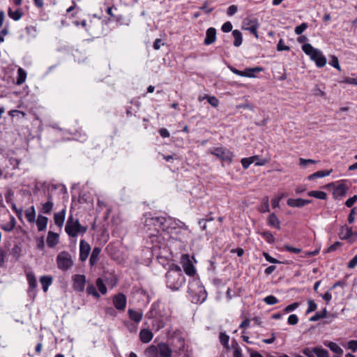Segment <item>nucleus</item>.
I'll use <instances>...</instances> for the list:
<instances>
[{
    "label": "nucleus",
    "instance_id": "59",
    "mask_svg": "<svg viewBox=\"0 0 357 357\" xmlns=\"http://www.w3.org/2000/svg\"><path fill=\"white\" fill-rule=\"evenodd\" d=\"M356 201H357V195H354L352 197H350L349 199H348L346 201L345 205L347 207H351Z\"/></svg>",
    "mask_w": 357,
    "mask_h": 357
},
{
    "label": "nucleus",
    "instance_id": "10",
    "mask_svg": "<svg viewBox=\"0 0 357 357\" xmlns=\"http://www.w3.org/2000/svg\"><path fill=\"white\" fill-rule=\"evenodd\" d=\"M181 264H182L183 268L187 275L189 276H193L195 274L196 270L194 265L192 264L190 255H182L181 259Z\"/></svg>",
    "mask_w": 357,
    "mask_h": 357
},
{
    "label": "nucleus",
    "instance_id": "17",
    "mask_svg": "<svg viewBox=\"0 0 357 357\" xmlns=\"http://www.w3.org/2000/svg\"><path fill=\"white\" fill-rule=\"evenodd\" d=\"M158 352L161 357H171L172 351L169 345L165 342H160L158 344Z\"/></svg>",
    "mask_w": 357,
    "mask_h": 357
},
{
    "label": "nucleus",
    "instance_id": "50",
    "mask_svg": "<svg viewBox=\"0 0 357 357\" xmlns=\"http://www.w3.org/2000/svg\"><path fill=\"white\" fill-rule=\"evenodd\" d=\"M262 236L267 241V242L271 243L274 242V237L270 231H264L261 234Z\"/></svg>",
    "mask_w": 357,
    "mask_h": 357
},
{
    "label": "nucleus",
    "instance_id": "31",
    "mask_svg": "<svg viewBox=\"0 0 357 357\" xmlns=\"http://www.w3.org/2000/svg\"><path fill=\"white\" fill-rule=\"evenodd\" d=\"M146 357H159V352L158 345H151L148 347L145 351Z\"/></svg>",
    "mask_w": 357,
    "mask_h": 357
},
{
    "label": "nucleus",
    "instance_id": "43",
    "mask_svg": "<svg viewBox=\"0 0 357 357\" xmlns=\"http://www.w3.org/2000/svg\"><path fill=\"white\" fill-rule=\"evenodd\" d=\"M315 355L317 357H329L328 351L319 347H315Z\"/></svg>",
    "mask_w": 357,
    "mask_h": 357
},
{
    "label": "nucleus",
    "instance_id": "46",
    "mask_svg": "<svg viewBox=\"0 0 357 357\" xmlns=\"http://www.w3.org/2000/svg\"><path fill=\"white\" fill-rule=\"evenodd\" d=\"M96 285L98 288V290L100 291L102 294H105L107 292V288L105 286L102 280L100 278L97 279Z\"/></svg>",
    "mask_w": 357,
    "mask_h": 357
},
{
    "label": "nucleus",
    "instance_id": "33",
    "mask_svg": "<svg viewBox=\"0 0 357 357\" xmlns=\"http://www.w3.org/2000/svg\"><path fill=\"white\" fill-rule=\"evenodd\" d=\"M232 35L234 38V45L239 47L243 42L242 34L240 31L236 29L232 31Z\"/></svg>",
    "mask_w": 357,
    "mask_h": 357
},
{
    "label": "nucleus",
    "instance_id": "8",
    "mask_svg": "<svg viewBox=\"0 0 357 357\" xmlns=\"http://www.w3.org/2000/svg\"><path fill=\"white\" fill-rule=\"evenodd\" d=\"M259 26V22L257 18L246 17L242 22V29L250 31L256 38H259L257 33Z\"/></svg>",
    "mask_w": 357,
    "mask_h": 357
},
{
    "label": "nucleus",
    "instance_id": "57",
    "mask_svg": "<svg viewBox=\"0 0 357 357\" xmlns=\"http://www.w3.org/2000/svg\"><path fill=\"white\" fill-rule=\"evenodd\" d=\"M341 245L342 244L340 242L337 241L335 243H333V245H331L330 247H328V248L327 249V250L326 252H333V251L336 250L338 248H340L341 246Z\"/></svg>",
    "mask_w": 357,
    "mask_h": 357
},
{
    "label": "nucleus",
    "instance_id": "58",
    "mask_svg": "<svg viewBox=\"0 0 357 357\" xmlns=\"http://www.w3.org/2000/svg\"><path fill=\"white\" fill-rule=\"evenodd\" d=\"M284 248L288 252H293V253L298 254V253H300L301 252V249L297 248H293V247H291L289 245H284Z\"/></svg>",
    "mask_w": 357,
    "mask_h": 357
},
{
    "label": "nucleus",
    "instance_id": "64",
    "mask_svg": "<svg viewBox=\"0 0 357 357\" xmlns=\"http://www.w3.org/2000/svg\"><path fill=\"white\" fill-rule=\"evenodd\" d=\"M313 94L316 96H321L323 97L325 96L324 91H323L321 89H319L318 86H315L313 89Z\"/></svg>",
    "mask_w": 357,
    "mask_h": 357
},
{
    "label": "nucleus",
    "instance_id": "12",
    "mask_svg": "<svg viewBox=\"0 0 357 357\" xmlns=\"http://www.w3.org/2000/svg\"><path fill=\"white\" fill-rule=\"evenodd\" d=\"M267 162V160L261 159L258 155H254L250 158H244L241 160V164L244 169H248L249 166L255 163L257 166H263Z\"/></svg>",
    "mask_w": 357,
    "mask_h": 357
},
{
    "label": "nucleus",
    "instance_id": "63",
    "mask_svg": "<svg viewBox=\"0 0 357 357\" xmlns=\"http://www.w3.org/2000/svg\"><path fill=\"white\" fill-rule=\"evenodd\" d=\"M348 348L353 351H356L357 350V340H350L348 342Z\"/></svg>",
    "mask_w": 357,
    "mask_h": 357
},
{
    "label": "nucleus",
    "instance_id": "37",
    "mask_svg": "<svg viewBox=\"0 0 357 357\" xmlns=\"http://www.w3.org/2000/svg\"><path fill=\"white\" fill-rule=\"evenodd\" d=\"M325 345L328 347L334 353L340 355L343 353V350L341 349V347L335 342H329L328 343L325 344Z\"/></svg>",
    "mask_w": 357,
    "mask_h": 357
},
{
    "label": "nucleus",
    "instance_id": "19",
    "mask_svg": "<svg viewBox=\"0 0 357 357\" xmlns=\"http://www.w3.org/2000/svg\"><path fill=\"white\" fill-rule=\"evenodd\" d=\"M311 202V200L303 199H289L287 204L291 207H303Z\"/></svg>",
    "mask_w": 357,
    "mask_h": 357
},
{
    "label": "nucleus",
    "instance_id": "29",
    "mask_svg": "<svg viewBox=\"0 0 357 357\" xmlns=\"http://www.w3.org/2000/svg\"><path fill=\"white\" fill-rule=\"evenodd\" d=\"M16 225V220L12 215L10 216V221L6 224L1 225V228L5 231H11L13 230Z\"/></svg>",
    "mask_w": 357,
    "mask_h": 357
},
{
    "label": "nucleus",
    "instance_id": "13",
    "mask_svg": "<svg viewBox=\"0 0 357 357\" xmlns=\"http://www.w3.org/2000/svg\"><path fill=\"white\" fill-rule=\"evenodd\" d=\"M229 70L233 73L241 77H254V73L261 72L262 70V68L259 67H255L253 68H246L245 71H241L232 66H230Z\"/></svg>",
    "mask_w": 357,
    "mask_h": 357
},
{
    "label": "nucleus",
    "instance_id": "14",
    "mask_svg": "<svg viewBox=\"0 0 357 357\" xmlns=\"http://www.w3.org/2000/svg\"><path fill=\"white\" fill-rule=\"evenodd\" d=\"M73 289L77 291H83L86 284V277L84 275L77 274L73 278Z\"/></svg>",
    "mask_w": 357,
    "mask_h": 357
},
{
    "label": "nucleus",
    "instance_id": "11",
    "mask_svg": "<svg viewBox=\"0 0 357 357\" xmlns=\"http://www.w3.org/2000/svg\"><path fill=\"white\" fill-rule=\"evenodd\" d=\"M339 236L342 240L354 242L357 239V233L353 232L351 227L344 225L340 228Z\"/></svg>",
    "mask_w": 357,
    "mask_h": 357
},
{
    "label": "nucleus",
    "instance_id": "21",
    "mask_svg": "<svg viewBox=\"0 0 357 357\" xmlns=\"http://www.w3.org/2000/svg\"><path fill=\"white\" fill-rule=\"evenodd\" d=\"M66 217V209L63 208L61 211L57 212L54 215V221L56 225L59 227H62L64 223Z\"/></svg>",
    "mask_w": 357,
    "mask_h": 357
},
{
    "label": "nucleus",
    "instance_id": "48",
    "mask_svg": "<svg viewBox=\"0 0 357 357\" xmlns=\"http://www.w3.org/2000/svg\"><path fill=\"white\" fill-rule=\"evenodd\" d=\"M289 50H290V47L284 44L283 39H280L277 45V50L278 51H283V50L288 51Z\"/></svg>",
    "mask_w": 357,
    "mask_h": 357
},
{
    "label": "nucleus",
    "instance_id": "54",
    "mask_svg": "<svg viewBox=\"0 0 357 357\" xmlns=\"http://www.w3.org/2000/svg\"><path fill=\"white\" fill-rule=\"evenodd\" d=\"M298 321V318L296 314H291L288 317V324L290 325H296Z\"/></svg>",
    "mask_w": 357,
    "mask_h": 357
},
{
    "label": "nucleus",
    "instance_id": "55",
    "mask_svg": "<svg viewBox=\"0 0 357 357\" xmlns=\"http://www.w3.org/2000/svg\"><path fill=\"white\" fill-rule=\"evenodd\" d=\"M263 255H264V258L266 259V260L270 263H273V264L280 263V261L278 260H277L276 259L270 256L267 252H264Z\"/></svg>",
    "mask_w": 357,
    "mask_h": 357
},
{
    "label": "nucleus",
    "instance_id": "18",
    "mask_svg": "<svg viewBox=\"0 0 357 357\" xmlns=\"http://www.w3.org/2000/svg\"><path fill=\"white\" fill-rule=\"evenodd\" d=\"M216 40V29L213 27H210L207 29L206 38L204 39L205 45H211Z\"/></svg>",
    "mask_w": 357,
    "mask_h": 357
},
{
    "label": "nucleus",
    "instance_id": "9",
    "mask_svg": "<svg viewBox=\"0 0 357 357\" xmlns=\"http://www.w3.org/2000/svg\"><path fill=\"white\" fill-rule=\"evenodd\" d=\"M165 221V217H151L146 219L145 226L148 227L149 230H151V227L153 226L154 229L158 233L160 231H162Z\"/></svg>",
    "mask_w": 357,
    "mask_h": 357
},
{
    "label": "nucleus",
    "instance_id": "36",
    "mask_svg": "<svg viewBox=\"0 0 357 357\" xmlns=\"http://www.w3.org/2000/svg\"><path fill=\"white\" fill-rule=\"evenodd\" d=\"M8 15L10 18L17 21L22 17V13L20 9H17L16 10L13 11L10 8H9L8 10Z\"/></svg>",
    "mask_w": 357,
    "mask_h": 357
},
{
    "label": "nucleus",
    "instance_id": "3",
    "mask_svg": "<svg viewBox=\"0 0 357 357\" xmlns=\"http://www.w3.org/2000/svg\"><path fill=\"white\" fill-rule=\"evenodd\" d=\"M302 50L305 54L310 56V59L315 62L319 68H322L326 64V58L322 52L312 47L309 43H305L302 45Z\"/></svg>",
    "mask_w": 357,
    "mask_h": 357
},
{
    "label": "nucleus",
    "instance_id": "62",
    "mask_svg": "<svg viewBox=\"0 0 357 357\" xmlns=\"http://www.w3.org/2000/svg\"><path fill=\"white\" fill-rule=\"evenodd\" d=\"M238 10V8L236 5L230 6L227 9V15L231 16L234 15Z\"/></svg>",
    "mask_w": 357,
    "mask_h": 357
},
{
    "label": "nucleus",
    "instance_id": "5",
    "mask_svg": "<svg viewBox=\"0 0 357 357\" xmlns=\"http://www.w3.org/2000/svg\"><path fill=\"white\" fill-rule=\"evenodd\" d=\"M188 291L192 295H197L199 298L197 301L202 303L206 298V292L204 287L201 284L199 280L193 278L188 283Z\"/></svg>",
    "mask_w": 357,
    "mask_h": 357
},
{
    "label": "nucleus",
    "instance_id": "25",
    "mask_svg": "<svg viewBox=\"0 0 357 357\" xmlns=\"http://www.w3.org/2000/svg\"><path fill=\"white\" fill-rule=\"evenodd\" d=\"M59 235L52 231H49L47 238V244L49 247L52 248L58 243Z\"/></svg>",
    "mask_w": 357,
    "mask_h": 357
},
{
    "label": "nucleus",
    "instance_id": "34",
    "mask_svg": "<svg viewBox=\"0 0 357 357\" xmlns=\"http://www.w3.org/2000/svg\"><path fill=\"white\" fill-rule=\"evenodd\" d=\"M331 172H332V169L327 170V171H319V172H317L315 173H313V174H310L308 176V179L309 180H314V179H315L317 178H322V177H324V176L330 175V174Z\"/></svg>",
    "mask_w": 357,
    "mask_h": 357
},
{
    "label": "nucleus",
    "instance_id": "53",
    "mask_svg": "<svg viewBox=\"0 0 357 357\" xmlns=\"http://www.w3.org/2000/svg\"><path fill=\"white\" fill-rule=\"evenodd\" d=\"M330 64L333 66L334 68H335L336 69H337L338 70H341V68H340V66L339 64V61H338V59L336 56H333L332 57V59L330 61Z\"/></svg>",
    "mask_w": 357,
    "mask_h": 357
},
{
    "label": "nucleus",
    "instance_id": "52",
    "mask_svg": "<svg viewBox=\"0 0 357 357\" xmlns=\"http://www.w3.org/2000/svg\"><path fill=\"white\" fill-rule=\"evenodd\" d=\"M299 306V303H294L291 305H289L288 306H287L284 311V312L286 313H288V312H292L294 311V310H296L298 307Z\"/></svg>",
    "mask_w": 357,
    "mask_h": 357
},
{
    "label": "nucleus",
    "instance_id": "23",
    "mask_svg": "<svg viewBox=\"0 0 357 357\" xmlns=\"http://www.w3.org/2000/svg\"><path fill=\"white\" fill-rule=\"evenodd\" d=\"M153 337V333L149 329H142L139 333V339L143 343H149Z\"/></svg>",
    "mask_w": 357,
    "mask_h": 357
},
{
    "label": "nucleus",
    "instance_id": "47",
    "mask_svg": "<svg viewBox=\"0 0 357 357\" xmlns=\"http://www.w3.org/2000/svg\"><path fill=\"white\" fill-rule=\"evenodd\" d=\"M307 305H308V307L306 311L307 314H309V313H311V312L315 311L317 307V304L314 303V301L313 300H311V299L307 301Z\"/></svg>",
    "mask_w": 357,
    "mask_h": 357
},
{
    "label": "nucleus",
    "instance_id": "49",
    "mask_svg": "<svg viewBox=\"0 0 357 357\" xmlns=\"http://www.w3.org/2000/svg\"><path fill=\"white\" fill-rule=\"evenodd\" d=\"M307 28V24L305 22L302 23L299 26L295 28V33L298 35H301Z\"/></svg>",
    "mask_w": 357,
    "mask_h": 357
},
{
    "label": "nucleus",
    "instance_id": "16",
    "mask_svg": "<svg viewBox=\"0 0 357 357\" xmlns=\"http://www.w3.org/2000/svg\"><path fill=\"white\" fill-rule=\"evenodd\" d=\"M90 250V245L84 240H81L79 244V259L82 261H84L88 258Z\"/></svg>",
    "mask_w": 357,
    "mask_h": 357
},
{
    "label": "nucleus",
    "instance_id": "32",
    "mask_svg": "<svg viewBox=\"0 0 357 357\" xmlns=\"http://www.w3.org/2000/svg\"><path fill=\"white\" fill-rule=\"evenodd\" d=\"M268 223L270 226L276 229L280 228V222L274 213H271L268 218Z\"/></svg>",
    "mask_w": 357,
    "mask_h": 357
},
{
    "label": "nucleus",
    "instance_id": "6",
    "mask_svg": "<svg viewBox=\"0 0 357 357\" xmlns=\"http://www.w3.org/2000/svg\"><path fill=\"white\" fill-rule=\"evenodd\" d=\"M57 267L63 271H68L73 266V261L70 254L68 252H61L56 257Z\"/></svg>",
    "mask_w": 357,
    "mask_h": 357
},
{
    "label": "nucleus",
    "instance_id": "41",
    "mask_svg": "<svg viewBox=\"0 0 357 357\" xmlns=\"http://www.w3.org/2000/svg\"><path fill=\"white\" fill-rule=\"evenodd\" d=\"M204 98L207 100L208 102L213 107H217L219 105V100L215 96H210L205 95Z\"/></svg>",
    "mask_w": 357,
    "mask_h": 357
},
{
    "label": "nucleus",
    "instance_id": "40",
    "mask_svg": "<svg viewBox=\"0 0 357 357\" xmlns=\"http://www.w3.org/2000/svg\"><path fill=\"white\" fill-rule=\"evenodd\" d=\"M327 314L326 308H324L321 312H317L314 316L310 318L311 321H317L321 319L325 318Z\"/></svg>",
    "mask_w": 357,
    "mask_h": 357
},
{
    "label": "nucleus",
    "instance_id": "20",
    "mask_svg": "<svg viewBox=\"0 0 357 357\" xmlns=\"http://www.w3.org/2000/svg\"><path fill=\"white\" fill-rule=\"evenodd\" d=\"M349 187L344 184V183H340L337 185L335 188L333 194L336 197H343L346 195L347 191L348 190Z\"/></svg>",
    "mask_w": 357,
    "mask_h": 357
},
{
    "label": "nucleus",
    "instance_id": "28",
    "mask_svg": "<svg viewBox=\"0 0 357 357\" xmlns=\"http://www.w3.org/2000/svg\"><path fill=\"white\" fill-rule=\"evenodd\" d=\"M100 252L101 250L100 248L96 247L93 249L89 259V263L91 266H94L98 262Z\"/></svg>",
    "mask_w": 357,
    "mask_h": 357
},
{
    "label": "nucleus",
    "instance_id": "2",
    "mask_svg": "<svg viewBox=\"0 0 357 357\" xmlns=\"http://www.w3.org/2000/svg\"><path fill=\"white\" fill-rule=\"evenodd\" d=\"M181 230L188 231V227L183 222L177 221L172 218H165L162 231L170 235V237L175 240H181Z\"/></svg>",
    "mask_w": 357,
    "mask_h": 357
},
{
    "label": "nucleus",
    "instance_id": "4",
    "mask_svg": "<svg viewBox=\"0 0 357 357\" xmlns=\"http://www.w3.org/2000/svg\"><path fill=\"white\" fill-rule=\"evenodd\" d=\"M87 230L86 227L81 225L78 219L70 215L66 222L65 231L70 237H76L78 234H84Z\"/></svg>",
    "mask_w": 357,
    "mask_h": 357
},
{
    "label": "nucleus",
    "instance_id": "15",
    "mask_svg": "<svg viewBox=\"0 0 357 357\" xmlns=\"http://www.w3.org/2000/svg\"><path fill=\"white\" fill-rule=\"evenodd\" d=\"M126 296L123 294H118L113 297V304L118 310H124L126 306Z\"/></svg>",
    "mask_w": 357,
    "mask_h": 357
},
{
    "label": "nucleus",
    "instance_id": "51",
    "mask_svg": "<svg viewBox=\"0 0 357 357\" xmlns=\"http://www.w3.org/2000/svg\"><path fill=\"white\" fill-rule=\"evenodd\" d=\"M222 31L225 33L230 32L232 30V24L230 22H225L221 28Z\"/></svg>",
    "mask_w": 357,
    "mask_h": 357
},
{
    "label": "nucleus",
    "instance_id": "1",
    "mask_svg": "<svg viewBox=\"0 0 357 357\" xmlns=\"http://www.w3.org/2000/svg\"><path fill=\"white\" fill-rule=\"evenodd\" d=\"M185 276L178 266H172L166 273L167 286L174 291L178 290L185 283Z\"/></svg>",
    "mask_w": 357,
    "mask_h": 357
},
{
    "label": "nucleus",
    "instance_id": "39",
    "mask_svg": "<svg viewBox=\"0 0 357 357\" xmlns=\"http://www.w3.org/2000/svg\"><path fill=\"white\" fill-rule=\"evenodd\" d=\"M26 278L29 288L34 289L37 286V282L35 275L32 273H27Z\"/></svg>",
    "mask_w": 357,
    "mask_h": 357
},
{
    "label": "nucleus",
    "instance_id": "30",
    "mask_svg": "<svg viewBox=\"0 0 357 357\" xmlns=\"http://www.w3.org/2000/svg\"><path fill=\"white\" fill-rule=\"evenodd\" d=\"M25 216L30 223L36 221V210L33 206L29 207L25 211Z\"/></svg>",
    "mask_w": 357,
    "mask_h": 357
},
{
    "label": "nucleus",
    "instance_id": "26",
    "mask_svg": "<svg viewBox=\"0 0 357 357\" xmlns=\"http://www.w3.org/2000/svg\"><path fill=\"white\" fill-rule=\"evenodd\" d=\"M48 219L47 217L39 215L36 220V225L38 231H41L46 229Z\"/></svg>",
    "mask_w": 357,
    "mask_h": 357
},
{
    "label": "nucleus",
    "instance_id": "7",
    "mask_svg": "<svg viewBox=\"0 0 357 357\" xmlns=\"http://www.w3.org/2000/svg\"><path fill=\"white\" fill-rule=\"evenodd\" d=\"M210 154L216 156L223 162L231 163L234 157L232 152L225 147H216L208 151Z\"/></svg>",
    "mask_w": 357,
    "mask_h": 357
},
{
    "label": "nucleus",
    "instance_id": "44",
    "mask_svg": "<svg viewBox=\"0 0 357 357\" xmlns=\"http://www.w3.org/2000/svg\"><path fill=\"white\" fill-rule=\"evenodd\" d=\"M264 301L267 305H275L278 303V299L275 296L270 295V296L265 297L264 298Z\"/></svg>",
    "mask_w": 357,
    "mask_h": 357
},
{
    "label": "nucleus",
    "instance_id": "56",
    "mask_svg": "<svg viewBox=\"0 0 357 357\" xmlns=\"http://www.w3.org/2000/svg\"><path fill=\"white\" fill-rule=\"evenodd\" d=\"M86 291H87L89 294L93 295L96 297H98L99 296V295L97 293V291L96 290V288H95V287L93 285H89L87 287Z\"/></svg>",
    "mask_w": 357,
    "mask_h": 357
},
{
    "label": "nucleus",
    "instance_id": "45",
    "mask_svg": "<svg viewBox=\"0 0 357 357\" xmlns=\"http://www.w3.org/2000/svg\"><path fill=\"white\" fill-rule=\"evenodd\" d=\"M220 342L224 347H228L229 337L225 333H220L219 336Z\"/></svg>",
    "mask_w": 357,
    "mask_h": 357
},
{
    "label": "nucleus",
    "instance_id": "35",
    "mask_svg": "<svg viewBox=\"0 0 357 357\" xmlns=\"http://www.w3.org/2000/svg\"><path fill=\"white\" fill-rule=\"evenodd\" d=\"M26 77V72L22 68H19L17 70V77L16 84L17 85L22 84L25 82Z\"/></svg>",
    "mask_w": 357,
    "mask_h": 357
},
{
    "label": "nucleus",
    "instance_id": "38",
    "mask_svg": "<svg viewBox=\"0 0 357 357\" xmlns=\"http://www.w3.org/2000/svg\"><path fill=\"white\" fill-rule=\"evenodd\" d=\"M308 195L319 199H326L327 195L324 191L312 190L308 192Z\"/></svg>",
    "mask_w": 357,
    "mask_h": 357
},
{
    "label": "nucleus",
    "instance_id": "61",
    "mask_svg": "<svg viewBox=\"0 0 357 357\" xmlns=\"http://www.w3.org/2000/svg\"><path fill=\"white\" fill-rule=\"evenodd\" d=\"M357 266V255L354 257L352 259H351L347 265L349 268H354Z\"/></svg>",
    "mask_w": 357,
    "mask_h": 357
},
{
    "label": "nucleus",
    "instance_id": "22",
    "mask_svg": "<svg viewBox=\"0 0 357 357\" xmlns=\"http://www.w3.org/2000/svg\"><path fill=\"white\" fill-rule=\"evenodd\" d=\"M129 318L136 323H139L142 321L143 317V312L142 310H134L133 309H129L128 311Z\"/></svg>",
    "mask_w": 357,
    "mask_h": 357
},
{
    "label": "nucleus",
    "instance_id": "24",
    "mask_svg": "<svg viewBox=\"0 0 357 357\" xmlns=\"http://www.w3.org/2000/svg\"><path fill=\"white\" fill-rule=\"evenodd\" d=\"M54 203L52 200V197L50 195H48V200L42 204L40 211L43 213H50L52 210L53 209Z\"/></svg>",
    "mask_w": 357,
    "mask_h": 357
},
{
    "label": "nucleus",
    "instance_id": "27",
    "mask_svg": "<svg viewBox=\"0 0 357 357\" xmlns=\"http://www.w3.org/2000/svg\"><path fill=\"white\" fill-rule=\"evenodd\" d=\"M53 281V278L50 275H44L40 277V282L42 284L43 289L45 292H46L48 289V287L52 284Z\"/></svg>",
    "mask_w": 357,
    "mask_h": 357
},
{
    "label": "nucleus",
    "instance_id": "60",
    "mask_svg": "<svg viewBox=\"0 0 357 357\" xmlns=\"http://www.w3.org/2000/svg\"><path fill=\"white\" fill-rule=\"evenodd\" d=\"M303 354L308 357H313L314 354H315V348L310 349L306 348L303 350Z\"/></svg>",
    "mask_w": 357,
    "mask_h": 357
},
{
    "label": "nucleus",
    "instance_id": "42",
    "mask_svg": "<svg viewBox=\"0 0 357 357\" xmlns=\"http://www.w3.org/2000/svg\"><path fill=\"white\" fill-rule=\"evenodd\" d=\"M317 163V160L312 159H304L301 158L299 159V165L303 167H307L309 165Z\"/></svg>",
    "mask_w": 357,
    "mask_h": 357
}]
</instances>
